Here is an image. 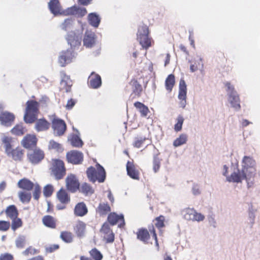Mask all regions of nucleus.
<instances>
[{
  "label": "nucleus",
  "instance_id": "e2e57ef3",
  "mask_svg": "<svg viewBox=\"0 0 260 260\" xmlns=\"http://www.w3.org/2000/svg\"><path fill=\"white\" fill-rule=\"evenodd\" d=\"M73 83V81L71 79L70 77L66 76V92L70 91Z\"/></svg>",
  "mask_w": 260,
  "mask_h": 260
},
{
  "label": "nucleus",
  "instance_id": "b1692460",
  "mask_svg": "<svg viewBox=\"0 0 260 260\" xmlns=\"http://www.w3.org/2000/svg\"><path fill=\"white\" fill-rule=\"evenodd\" d=\"M95 43L94 33L86 32L83 39V44L87 48L92 47Z\"/></svg>",
  "mask_w": 260,
  "mask_h": 260
},
{
  "label": "nucleus",
  "instance_id": "cd10ccee",
  "mask_svg": "<svg viewBox=\"0 0 260 260\" xmlns=\"http://www.w3.org/2000/svg\"><path fill=\"white\" fill-rule=\"evenodd\" d=\"M89 24L93 27L97 28L101 22V18L95 13H90L87 17Z\"/></svg>",
  "mask_w": 260,
  "mask_h": 260
},
{
  "label": "nucleus",
  "instance_id": "5fc2aeb1",
  "mask_svg": "<svg viewBox=\"0 0 260 260\" xmlns=\"http://www.w3.org/2000/svg\"><path fill=\"white\" fill-rule=\"evenodd\" d=\"M57 198L61 203L65 204V190L62 188L57 192Z\"/></svg>",
  "mask_w": 260,
  "mask_h": 260
},
{
  "label": "nucleus",
  "instance_id": "79ce46f5",
  "mask_svg": "<svg viewBox=\"0 0 260 260\" xmlns=\"http://www.w3.org/2000/svg\"><path fill=\"white\" fill-rule=\"evenodd\" d=\"M187 141V137L185 135L181 134L179 138L175 139L173 142L175 147H178L185 143Z\"/></svg>",
  "mask_w": 260,
  "mask_h": 260
},
{
  "label": "nucleus",
  "instance_id": "423d86ee",
  "mask_svg": "<svg viewBox=\"0 0 260 260\" xmlns=\"http://www.w3.org/2000/svg\"><path fill=\"white\" fill-rule=\"evenodd\" d=\"M225 85L227 87V91L229 92V102L234 108L239 110L241 108V106L239 95L235 90L234 86L230 82H226Z\"/></svg>",
  "mask_w": 260,
  "mask_h": 260
},
{
  "label": "nucleus",
  "instance_id": "774afa93",
  "mask_svg": "<svg viewBox=\"0 0 260 260\" xmlns=\"http://www.w3.org/2000/svg\"><path fill=\"white\" fill-rule=\"evenodd\" d=\"M92 0H78V3L81 5L87 6Z\"/></svg>",
  "mask_w": 260,
  "mask_h": 260
},
{
  "label": "nucleus",
  "instance_id": "c03bdc74",
  "mask_svg": "<svg viewBox=\"0 0 260 260\" xmlns=\"http://www.w3.org/2000/svg\"><path fill=\"white\" fill-rule=\"evenodd\" d=\"M68 44H70L72 47H75L76 46H79L80 45L81 42L78 37L73 36V37H69L68 39Z\"/></svg>",
  "mask_w": 260,
  "mask_h": 260
},
{
  "label": "nucleus",
  "instance_id": "0e129e2a",
  "mask_svg": "<svg viewBox=\"0 0 260 260\" xmlns=\"http://www.w3.org/2000/svg\"><path fill=\"white\" fill-rule=\"evenodd\" d=\"M59 248V245L57 244H53L50 245L48 247L46 248V251L47 252H52L55 250Z\"/></svg>",
  "mask_w": 260,
  "mask_h": 260
},
{
  "label": "nucleus",
  "instance_id": "603ef678",
  "mask_svg": "<svg viewBox=\"0 0 260 260\" xmlns=\"http://www.w3.org/2000/svg\"><path fill=\"white\" fill-rule=\"evenodd\" d=\"M11 228L13 231H15L17 229L22 225V221L20 218L16 217V218L12 219Z\"/></svg>",
  "mask_w": 260,
  "mask_h": 260
},
{
  "label": "nucleus",
  "instance_id": "ddd939ff",
  "mask_svg": "<svg viewBox=\"0 0 260 260\" xmlns=\"http://www.w3.org/2000/svg\"><path fill=\"white\" fill-rule=\"evenodd\" d=\"M79 182L75 175L70 174L66 178V187L72 192H76L79 189Z\"/></svg>",
  "mask_w": 260,
  "mask_h": 260
},
{
  "label": "nucleus",
  "instance_id": "9d476101",
  "mask_svg": "<svg viewBox=\"0 0 260 260\" xmlns=\"http://www.w3.org/2000/svg\"><path fill=\"white\" fill-rule=\"evenodd\" d=\"M68 162L73 165L81 164L83 161V153L77 150H71L66 154Z\"/></svg>",
  "mask_w": 260,
  "mask_h": 260
},
{
  "label": "nucleus",
  "instance_id": "a211bd4d",
  "mask_svg": "<svg viewBox=\"0 0 260 260\" xmlns=\"http://www.w3.org/2000/svg\"><path fill=\"white\" fill-rule=\"evenodd\" d=\"M187 88L185 82L184 80H180L179 82V89L178 98L181 101L182 107L184 108L186 105Z\"/></svg>",
  "mask_w": 260,
  "mask_h": 260
},
{
  "label": "nucleus",
  "instance_id": "bf43d9fd",
  "mask_svg": "<svg viewBox=\"0 0 260 260\" xmlns=\"http://www.w3.org/2000/svg\"><path fill=\"white\" fill-rule=\"evenodd\" d=\"M58 63L61 67L65 66V52L62 51L58 58Z\"/></svg>",
  "mask_w": 260,
  "mask_h": 260
},
{
  "label": "nucleus",
  "instance_id": "39448f33",
  "mask_svg": "<svg viewBox=\"0 0 260 260\" xmlns=\"http://www.w3.org/2000/svg\"><path fill=\"white\" fill-rule=\"evenodd\" d=\"M50 169L51 171V174L57 180L61 179L65 170L63 161L58 159H52Z\"/></svg>",
  "mask_w": 260,
  "mask_h": 260
},
{
  "label": "nucleus",
  "instance_id": "2eb2a0df",
  "mask_svg": "<svg viewBox=\"0 0 260 260\" xmlns=\"http://www.w3.org/2000/svg\"><path fill=\"white\" fill-rule=\"evenodd\" d=\"M184 217L187 220L201 221L204 220L205 216L200 213H198L193 209H187L184 215Z\"/></svg>",
  "mask_w": 260,
  "mask_h": 260
},
{
  "label": "nucleus",
  "instance_id": "5701e85b",
  "mask_svg": "<svg viewBox=\"0 0 260 260\" xmlns=\"http://www.w3.org/2000/svg\"><path fill=\"white\" fill-rule=\"evenodd\" d=\"M35 185L32 182L26 178L20 179L17 183L19 188L27 191L31 190Z\"/></svg>",
  "mask_w": 260,
  "mask_h": 260
},
{
  "label": "nucleus",
  "instance_id": "de8ad7c7",
  "mask_svg": "<svg viewBox=\"0 0 260 260\" xmlns=\"http://www.w3.org/2000/svg\"><path fill=\"white\" fill-rule=\"evenodd\" d=\"M148 230H149L150 233L151 234H152V238L155 240V246L157 247V250H158L159 249V244H158L157 235H156V231H155L154 225L153 224H152V225L149 226Z\"/></svg>",
  "mask_w": 260,
  "mask_h": 260
},
{
  "label": "nucleus",
  "instance_id": "a18cd8bd",
  "mask_svg": "<svg viewBox=\"0 0 260 260\" xmlns=\"http://www.w3.org/2000/svg\"><path fill=\"white\" fill-rule=\"evenodd\" d=\"M48 148L49 149H54L58 152H61L63 150V148L61 147V145L54 140L50 141Z\"/></svg>",
  "mask_w": 260,
  "mask_h": 260
},
{
  "label": "nucleus",
  "instance_id": "f704fd0d",
  "mask_svg": "<svg viewBox=\"0 0 260 260\" xmlns=\"http://www.w3.org/2000/svg\"><path fill=\"white\" fill-rule=\"evenodd\" d=\"M6 213L11 219L16 218L18 216V212L14 205H10L8 207L6 210Z\"/></svg>",
  "mask_w": 260,
  "mask_h": 260
},
{
  "label": "nucleus",
  "instance_id": "680f3d73",
  "mask_svg": "<svg viewBox=\"0 0 260 260\" xmlns=\"http://www.w3.org/2000/svg\"><path fill=\"white\" fill-rule=\"evenodd\" d=\"M13 256L8 253H5L0 255V260H12Z\"/></svg>",
  "mask_w": 260,
  "mask_h": 260
},
{
  "label": "nucleus",
  "instance_id": "8fccbe9b",
  "mask_svg": "<svg viewBox=\"0 0 260 260\" xmlns=\"http://www.w3.org/2000/svg\"><path fill=\"white\" fill-rule=\"evenodd\" d=\"M160 159L157 156H155L153 159V170L155 173H156L160 169Z\"/></svg>",
  "mask_w": 260,
  "mask_h": 260
},
{
  "label": "nucleus",
  "instance_id": "dca6fc26",
  "mask_svg": "<svg viewBox=\"0 0 260 260\" xmlns=\"http://www.w3.org/2000/svg\"><path fill=\"white\" fill-rule=\"evenodd\" d=\"M126 171L127 175L134 180L140 179V172L133 161H128L126 164Z\"/></svg>",
  "mask_w": 260,
  "mask_h": 260
},
{
  "label": "nucleus",
  "instance_id": "864d4df0",
  "mask_svg": "<svg viewBox=\"0 0 260 260\" xmlns=\"http://www.w3.org/2000/svg\"><path fill=\"white\" fill-rule=\"evenodd\" d=\"M34 187L33 197L35 200H38L41 192V187L38 184H35Z\"/></svg>",
  "mask_w": 260,
  "mask_h": 260
},
{
  "label": "nucleus",
  "instance_id": "6e6552de",
  "mask_svg": "<svg viewBox=\"0 0 260 260\" xmlns=\"http://www.w3.org/2000/svg\"><path fill=\"white\" fill-rule=\"evenodd\" d=\"M100 232L104 241L106 243H112L114 241V233L107 222H105L103 224Z\"/></svg>",
  "mask_w": 260,
  "mask_h": 260
},
{
  "label": "nucleus",
  "instance_id": "f03ea898",
  "mask_svg": "<svg viewBox=\"0 0 260 260\" xmlns=\"http://www.w3.org/2000/svg\"><path fill=\"white\" fill-rule=\"evenodd\" d=\"M38 102L30 100L26 102V107L24 115V120L27 123H32L37 119L39 111Z\"/></svg>",
  "mask_w": 260,
  "mask_h": 260
},
{
  "label": "nucleus",
  "instance_id": "bb28decb",
  "mask_svg": "<svg viewBox=\"0 0 260 260\" xmlns=\"http://www.w3.org/2000/svg\"><path fill=\"white\" fill-rule=\"evenodd\" d=\"M15 161H21L23 157V150L20 148L13 149L8 155Z\"/></svg>",
  "mask_w": 260,
  "mask_h": 260
},
{
  "label": "nucleus",
  "instance_id": "aec40b11",
  "mask_svg": "<svg viewBox=\"0 0 260 260\" xmlns=\"http://www.w3.org/2000/svg\"><path fill=\"white\" fill-rule=\"evenodd\" d=\"M95 211L100 216L104 217L111 213V209L110 205L107 202H101L96 208Z\"/></svg>",
  "mask_w": 260,
  "mask_h": 260
},
{
  "label": "nucleus",
  "instance_id": "4468645a",
  "mask_svg": "<svg viewBox=\"0 0 260 260\" xmlns=\"http://www.w3.org/2000/svg\"><path fill=\"white\" fill-rule=\"evenodd\" d=\"M27 156L29 161L32 164H37L44 158V154L41 150L36 149L33 151H29L27 153Z\"/></svg>",
  "mask_w": 260,
  "mask_h": 260
},
{
  "label": "nucleus",
  "instance_id": "6ab92c4d",
  "mask_svg": "<svg viewBox=\"0 0 260 260\" xmlns=\"http://www.w3.org/2000/svg\"><path fill=\"white\" fill-rule=\"evenodd\" d=\"M37 139L35 135H27L21 142L23 146L26 148L30 149L35 147L37 144Z\"/></svg>",
  "mask_w": 260,
  "mask_h": 260
},
{
  "label": "nucleus",
  "instance_id": "72a5a7b5",
  "mask_svg": "<svg viewBox=\"0 0 260 260\" xmlns=\"http://www.w3.org/2000/svg\"><path fill=\"white\" fill-rule=\"evenodd\" d=\"M69 141H70L71 144L74 147H81L83 145V142L77 135H72Z\"/></svg>",
  "mask_w": 260,
  "mask_h": 260
},
{
  "label": "nucleus",
  "instance_id": "338daca9",
  "mask_svg": "<svg viewBox=\"0 0 260 260\" xmlns=\"http://www.w3.org/2000/svg\"><path fill=\"white\" fill-rule=\"evenodd\" d=\"M76 101L72 99L68 100L67 104H66V108L68 109H71L75 105Z\"/></svg>",
  "mask_w": 260,
  "mask_h": 260
},
{
  "label": "nucleus",
  "instance_id": "a878e982",
  "mask_svg": "<svg viewBox=\"0 0 260 260\" xmlns=\"http://www.w3.org/2000/svg\"><path fill=\"white\" fill-rule=\"evenodd\" d=\"M129 84L132 86L133 93L138 97L140 96L143 88L138 80L133 79L131 80Z\"/></svg>",
  "mask_w": 260,
  "mask_h": 260
},
{
  "label": "nucleus",
  "instance_id": "e433bc0d",
  "mask_svg": "<svg viewBox=\"0 0 260 260\" xmlns=\"http://www.w3.org/2000/svg\"><path fill=\"white\" fill-rule=\"evenodd\" d=\"M165 217L163 215H160L156 217L154 220L153 222H155L154 225L156 228L161 231V229L165 226Z\"/></svg>",
  "mask_w": 260,
  "mask_h": 260
},
{
  "label": "nucleus",
  "instance_id": "473e14b6",
  "mask_svg": "<svg viewBox=\"0 0 260 260\" xmlns=\"http://www.w3.org/2000/svg\"><path fill=\"white\" fill-rule=\"evenodd\" d=\"M78 189L79 190L80 192L85 196H90L94 192V190L90 184L86 182L82 184L80 187H79V189Z\"/></svg>",
  "mask_w": 260,
  "mask_h": 260
},
{
  "label": "nucleus",
  "instance_id": "412c9836",
  "mask_svg": "<svg viewBox=\"0 0 260 260\" xmlns=\"http://www.w3.org/2000/svg\"><path fill=\"white\" fill-rule=\"evenodd\" d=\"M88 213V208L86 204L82 202L78 203L74 209V214L77 216L82 217Z\"/></svg>",
  "mask_w": 260,
  "mask_h": 260
},
{
  "label": "nucleus",
  "instance_id": "393cba45",
  "mask_svg": "<svg viewBox=\"0 0 260 260\" xmlns=\"http://www.w3.org/2000/svg\"><path fill=\"white\" fill-rule=\"evenodd\" d=\"M149 231L146 229L141 228L138 230L137 232V238L144 243H147L150 238Z\"/></svg>",
  "mask_w": 260,
  "mask_h": 260
},
{
  "label": "nucleus",
  "instance_id": "c9c22d12",
  "mask_svg": "<svg viewBox=\"0 0 260 260\" xmlns=\"http://www.w3.org/2000/svg\"><path fill=\"white\" fill-rule=\"evenodd\" d=\"M18 197L22 203H28L31 200V194L30 192L21 191L18 192Z\"/></svg>",
  "mask_w": 260,
  "mask_h": 260
},
{
  "label": "nucleus",
  "instance_id": "4d7b16f0",
  "mask_svg": "<svg viewBox=\"0 0 260 260\" xmlns=\"http://www.w3.org/2000/svg\"><path fill=\"white\" fill-rule=\"evenodd\" d=\"M10 226V223L9 221L0 220V231H6Z\"/></svg>",
  "mask_w": 260,
  "mask_h": 260
},
{
  "label": "nucleus",
  "instance_id": "9b49d317",
  "mask_svg": "<svg viewBox=\"0 0 260 260\" xmlns=\"http://www.w3.org/2000/svg\"><path fill=\"white\" fill-rule=\"evenodd\" d=\"M48 7L51 14L54 16L63 15L65 10L62 8L59 0H50L48 3Z\"/></svg>",
  "mask_w": 260,
  "mask_h": 260
},
{
  "label": "nucleus",
  "instance_id": "052dcab7",
  "mask_svg": "<svg viewBox=\"0 0 260 260\" xmlns=\"http://www.w3.org/2000/svg\"><path fill=\"white\" fill-rule=\"evenodd\" d=\"M74 57L73 52L70 50L66 51V64L71 62L72 58Z\"/></svg>",
  "mask_w": 260,
  "mask_h": 260
},
{
  "label": "nucleus",
  "instance_id": "58836bf2",
  "mask_svg": "<svg viewBox=\"0 0 260 260\" xmlns=\"http://www.w3.org/2000/svg\"><path fill=\"white\" fill-rule=\"evenodd\" d=\"M25 131L26 129L23 126L22 124H19L16 125L11 130V132L13 134L17 136L22 135L25 132Z\"/></svg>",
  "mask_w": 260,
  "mask_h": 260
},
{
  "label": "nucleus",
  "instance_id": "c756f323",
  "mask_svg": "<svg viewBox=\"0 0 260 260\" xmlns=\"http://www.w3.org/2000/svg\"><path fill=\"white\" fill-rule=\"evenodd\" d=\"M134 105L135 107L140 113L141 116L142 117H146L148 115V113L150 112V111L148 107L140 102H136L134 103Z\"/></svg>",
  "mask_w": 260,
  "mask_h": 260
},
{
  "label": "nucleus",
  "instance_id": "f8f14e48",
  "mask_svg": "<svg viewBox=\"0 0 260 260\" xmlns=\"http://www.w3.org/2000/svg\"><path fill=\"white\" fill-rule=\"evenodd\" d=\"M108 223L109 225H114L119 222L118 226L123 228L125 225L124 216L123 215H118L115 212L110 213L107 217Z\"/></svg>",
  "mask_w": 260,
  "mask_h": 260
},
{
  "label": "nucleus",
  "instance_id": "49530a36",
  "mask_svg": "<svg viewBox=\"0 0 260 260\" xmlns=\"http://www.w3.org/2000/svg\"><path fill=\"white\" fill-rule=\"evenodd\" d=\"M147 140V138L146 137H140V138H136L135 139V141L134 142L133 145L134 147L137 148H139L141 147L145 141Z\"/></svg>",
  "mask_w": 260,
  "mask_h": 260
},
{
  "label": "nucleus",
  "instance_id": "4be33fe9",
  "mask_svg": "<svg viewBox=\"0 0 260 260\" xmlns=\"http://www.w3.org/2000/svg\"><path fill=\"white\" fill-rule=\"evenodd\" d=\"M14 119V115L10 112H4L0 114V121L4 125L9 126Z\"/></svg>",
  "mask_w": 260,
  "mask_h": 260
},
{
  "label": "nucleus",
  "instance_id": "f3484780",
  "mask_svg": "<svg viewBox=\"0 0 260 260\" xmlns=\"http://www.w3.org/2000/svg\"><path fill=\"white\" fill-rule=\"evenodd\" d=\"M88 84L91 88L96 89L99 88L102 85L101 76L94 72L91 73L88 77Z\"/></svg>",
  "mask_w": 260,
  "mask_h": 260
},
{
  "label": "nucleus",
  "instance_id": "09e8293b",
  "mask_svg": "<svg viewBox=\"0 0 260 260\" xmlns=\"http://www.w3.org/2000/svg\"><path fill=\"white\" fill-rule=\"evenodd\" d=\"M53 191V186L51 184H47L43 189V194L45 197H50Z\"/></svg>",
  "mask_w": 260,
  "mask_h": 260
},
{
  "label": "nucleus",
  "instance_id": "4c0bfd02",
  "mask_svg": "<svg viewBox=\"0 0 260 260\" xmlns=\"http://www.w3.org/2000/svg\"><path fill=\"white\" fill-rule=\"evenodd\" d=\"M43 222L45 226L51 228H54L55 226L53 217L49 215H46L43 217Z\"/></svg>",
  "mask_w": 260,
  "mask_h": 260
},
{
  "label": "nucleus",
  "instance_id": "3c124183",
  "mask_svg": "<svg viewBox=\"0 0 260 260\" xmlns=\"http://www.w3.org/2000/svg\"><path fill=\"white\" fill-rule=\"evenodd\" d=\"M183 121V117L181 115L178 116L177 117V122L174 126V129L176 132H179L181 130Z\"/></svg>",
  "mask_w": 260,
  "mask_h": 260
},
{
  "label": "nucleus",
  "instance_id": "37998d69",
  "mask_svg": "<svg viewBox=\"0 0 260 260\" xmlns=\"http://www.w3.org/2000/svg\"><path fill=\"white\" fill-rule=\"evenodd\" d=\"M26 243L25 237L23 235L19 236L15 240L16 246L18 248H23Z\"/></svg>",
  "mask_w": 260,
  "mask_h": 260
},
{
  "label": "nucleus",
  "instance_id": "1a4fd4ad",
  "mask_svg": "<svg viewBox=\"0 0 260 260\" xmlns=\"http://www.w3.org/2000/svg\"><path fill=\"white\" fill-rule=\"evenodd\" d=\"M50 120L52 122V127L53 129L54 135L58 136L62 135L65 131L64 121L62 119L55 117L53 115L50 118Z\"/></svg>",
  "mask_w": 260,
  "mask_h": 260
},
{
  "label": "nucleus",
  "instance_id": "2f4dec72",
  "mask_svg": "<svg viewBox=\"0 0 260 260\" xmlns=\"http://www.w3.org/2000/svg\"><path fill=\"white\" fill-rule=\"evenodd\" d=\"M49 123L44 119H40L36 123L35 128L37 132L47 130L49 127Z\"/></svg>",
  "mask_w": 260,
  "mask_h": 260
},
{
  "label": "nucleus",
  "instance_id": "0eeeda50",
  "mask_svg": "<svg viewBox=\"0 0 260 260\" xmlns=\"http://www.w3.org/2000/svg\"><path fill=\"white\" fill-rule=\"evenodd\" d=\"M242 163V169L248 174L249 177L254 179L256 172L255 160L252 157L245 156L243 158Z\"/></svg>",
  "mask_w": 260,
  "mask_h": 260
},
{
  "label": "nucleus",
  "instance_id": "c85d7f7f",
  "mask_svg": "<svg viewBox=\"0 0 260 260\" xmlns=\"http://www.w3.org/2000/svg\"><path fill=\"white\" fill-rule=\"evenodd\" d=\"M85 229L86 224L82 221L78 220L74 227V231L77 236L81 237L83 236Z\"/></svg>",
  "mask_w": 260,
  "mask_h": 260
},
{
  "label": "nucleus",
  "instance_id": "69168bd1",
  "mask_svg": "<svg viewBox=\"0 0 260 260\" xmlns=\"http://www.w3.org/2000/svg\"><path fill=\"white\" fill-rule=\"evenodd\" d=\"M73 234L71 232H66V243H71L73 241Z\"/></svg>",
  "mask_w": 260,
  "mask_h": 260
},
{
  "label": "nucleus",
  "instance_id": "7ed1b4c3",
  "mask_svg": "<svg viewBox=\"0 0 260 260\" xmlns=\"http://www.w3.org/2000/svg\"><path fill=\"white\" fill-rule=\"evenodd\" d=\"M148 27L146 25L140 26L137 32V40L143 48L147 49L152 46L154 42L149 36Z\"/></svg>",
  "mask_w": 260,
  "mask_h": 260
},
{
  "label": "nucleus",
  "instance_id": "6e6d98bb",
  "mask_svg": "<svg viewBox=\"0 0 260 260\" xmlns=\"http://www.w3.org/2000/svg\"><path fill=\"white\" fill-rule=\"evenodd\" d=\"M87 12L85 8H80L77 6L76 11V16L82 17L87 14Z\"/></svg>",
  "mask_w": 260,
  "mask_h": 260
},
{
  "label": "nucleus",
  "instance_id": "13d9d810",
  "mask_svg": "<svg viewBox=\"0 0 260 260\" xmlns=\"http://www.w3.org/2000/svg\"><path fill=\"white\" fill-rule=\"evenodd\" d=\"M77 6H74L66 9V15H73L76 16Z\"/></svg>",
  "mask_w": 260,
  "mask_h": 260
},
{
  "label": "nucleus",
  "instance_id": "f257e3e1",
  "mask_svg": "<svg viewBox=\"0 0 260 260\" xmlns=\"http://www.w3.org/2000/svg\"><path fill=\"white\" fill-rule=\"evenodd\" d=\"M96 169L90 167L86 170L87 176L91 182L94 183L96 181L103 182L106 178V172L104 168L99 164L96 165Z\"/></svg>",
  "mask_w": 260,
  "mask_h": 260
},
{
  "label": "nucleus",
  "instance_id": "20e7f679",
  "mask_svg": "<svg viewBox=\"0 0 260 260\" xmlns=\"http://www.w3.org/2000/svg\"><path fill=\"white\" fill-rule=\"evenodd\" d=\"M244 179L246 180L248 185L250 183H252L254 180L252 178L249 177L248 174L242 169L241 171L237 169V171L233 172L231 175L226 177V180L230 182L240 183Z\"/></svg>",
  "mask_w": 260,
  "mask_h": 260
},
{
  "label": "nucleus",
  "instance_id": "ea45409f",
  "mask_svg": "<svg viewBox=\"0 0 260 260\" xmlns=\"http://www.w3.org/2000/svg\"><path fill=\"white\" fill-rule=\"evenodd\" d=\"M11 139L8 137L3 138L2 141L5 144V152L8 155L13 149L11 145Z\"/></svg>",
  "mask_w": 260,
  "mask_h": 260
},
{
  "label": "nucleus",
  "instance_id": "a19ab883",
  "mask_svg": "<svg viewBox=\"0 0 260 260\" xmlns=\"http://www.w3.org/2000/svg\"><path fill=\"white\" fill-rule=\"evenodd\" d=\"M89 254L94 260H102L103 257L102 254L96 248L92 249L89 251Z\"/></svg>",
  "mask_w": 260,
  "mask_h": 260
},
{
  "label": "nucleus",
  "instance_id": "7c9ffc66",
  "mask_svg": "<svg viewBox=\"0 0 260 260\" xmlns=\"http://www.w3.org/2000/svg\"><path fill=\"white\" fill-rule=\"evenodd\" d=\"M175 84V78L174 74H170L165 80V88L168 92H171Z\"/></svg>",
  "mask_w": 260,
  "mask_h": 260
}]
</instances>
